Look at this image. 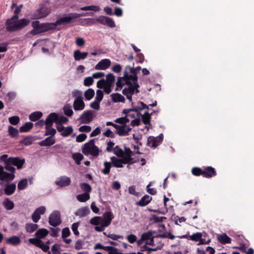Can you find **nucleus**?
Masks as SVG:
<instances>
[{
    "label": "nucleus",
    "mask_w": 254,
    "mask_h": 254,
    "mask_svg": "<svg viewBox=\"0 0 254 254\" xmlns=\"http://www.w3.org/2000/svg\"><path fill=\"white\" fill-rule=\"evenodd\" d=\"M12 163H6L4 167L0 165V186L4 185V182L9 183L15 178V168Z\"/></svg>",
    "instance_id": "nucleus-1"
},
{
    "label": "nucleus",
    "mask_w": 254,
    "mask_h": 254,
    "mask_svg": "<svg viewBox=\"0 0 254 254\" xmlns=\"http://www.w3.org/2000/svg\"><path fill=\"white\" fill-rule=\"evenodd\" d=\"M18 15H14L11 18L8 19L6 21V30L8 31H15L20 30L30 22L29 19L22 18L18 20Z\"/></svg>",
    "instance_id": "nucleus-2"
},
{
    "label": "nucleus",
    "mask_w": 254,
    "mask_h": 254,
    "mask_svg": "<svg viewBox=\"0 0 254 254\" xmlns=\"http://www.w3.org/2000/svg\"><path fill=\"white\" fill-rule=\"evenodd\" d=\"M155 237H152L149 241L146 242L144 245L141 247L140 251L137 253H133L130 254H151L152 251H156L161 250L163 246L162 242L157 243V246L154 244V239Z\"/></svg>",
    "instance_id": "nucleus-3"
},
{
    "label": "nucleus",
    "mask_w": 254,
    "mask_h": 254,
    "mask_svg": "<svg viewBox=\"0 0 254 254\" xmlns=\"http://www.w3.org/2000/svg\"><path fill=\"white\" fill-rule=\"evenodd\" d=\"M137 76L129 75L127 72H124L123 76L118 78L115 90H120L125 85H127L131 81H137Z\"/></svg>",
    "instance_id": "nucleus-4"
},
{
    "label": "nucleus",
    "mask_w": 254,
    "mask_h": 254,
    "mask_svg": "<svg viewBox=\"0 0 254 254\" xmlns=\"http://www.w3.org/2000/svg\"><path fill=\"white\" fill-rule=\"evenodd\" d=\"M128 87L123 90V94L125 95L127 98L131 102L132 101V95L134 93L137 94L139 92L138 88L139 87L137 81H131L130 83L127 85Z\"/></svg>",
    "instance_id": "nucleus-5"
},
{
    "label": "nucleus",
    "mask_w": 254,
    "mask_h": 254,
    "mask_svg": "<svg viewBox=\"0 0 254 254\" xmlns=\"http://www.w3.org/2000/svg\"><path fill=\"white\" fill-rule=\"evenodd\" d=\"M86 13L78 14L77 13H70L61 17L55 21L56 26L64 25L70 23L72 20L78 18L80 16H86Z\"/></svg>",
    "instance_id": "nucleus-6"
},
{
    "label": "nucleus",
    "mask_w": 254,
    "mask_h": 254,
    "mask_svg": "<svg viewBox=\"0 0 254 254\" xmlns=\"http://www.w3.org/2000/svg\"><path fill=\"white\" fill-rule=\"evenodd\" d=\"M95 139L90 140L86 143L82 148V153L85 155H91L93 156H97L99 154V149L95 145Z\"/></svg>",
    "instance_id": "nucleus-7"
},
{
    "label": "nucleus",
    "mask_w": 254,
    "mask_h": 254,
    "mask_svg": "<svg viewBox=\"0 0 254 254\" xmlns=\"http://www.w3.org/2000/svg\"><path fill=\"white\" fill-rule=\"evenodd\" d=\"M7 154H3L0 156V162H4L5 164L12 163L13 166H16L18 169H20L23 165L25 160L20 159L18 157L7 158Z\"/></svg>",
    "instance_id": "nucleus-8"
},
{
    "label": "nucleus",
    "mask_w": 254,
    "mask_h": 254,
    "mask_svg": "<svg viewBox=\"0 0 254 254\" xmlns=\"http://www.w3.org/2000/svg\"><path fill=\"white\" fill-rule=\"evenodd\" d=\"M96 116V113L94 111L86 110L82 113L77 120L81 124H88L93 120Z\"/></svg>",
    "instance_id": "nucleus-9"
},
{
    "label": "nucleus",
    "mask_w": 254,
    "mask_h": 254,
    "mask_svg": "<svg viewBox=\"0 0 254 254\" xmlns=\"http://www.w3.org/2000/svg\"><path fill=\"white\" fill-rule=\"evenodd\" d=\"M49 223L50 225L56 227L61 224L62 220L61 219V213L58 210L54 211L49 217Z\"/></svg>",
    "instance_id": "nucleus-10"
},
{
    "label": "nucleus",
    "mask_w": 254,
    "mask_h": 254,
    "mask_svg": "<svg viewBox=\"0 0 254 254\" xmlns=\"http://www.w3.org/2000/svg\"><path fill=\"white\" fill-rule=\"evenodd\" d=\"M98 23L104 25H107L111 28L115 27L116 25L112 18L105 16L101 15L97 18Z\"/></svg>",
    "instance_id": "nucleus-11"
},
{
    "label": "nucleus",
    "mask_w": 254,
    "mask_h": 254,
    "mask_svg": "<svg viewBox=\"0 0 254 254\" xmlns=\"http://www.w3.org/2000/svg\"><path fill=\"white\" fill-rule=\"evenodd\" d=\"M57 129L63 137H67L73 132V128L71 126L64 127L61 125H58Z\"/></svg>",
    "instance_id": "nucleus-12"
},
{
    "label": "nucleus",
    "mask_w": 254,
    "mask_h": 254,
    "mask_svg": "<svg viewBox=\"0 0 254 254\" xmlns=\"http://www.w3.org/2000/svg\"><path fill=\"white\" fill-rule=\"evenodd\" d=\"M85 104L84 102L83 97L75 98L73 103V108L75 111H81L84 109Z\"/></svg>",
    "instance_id": "nucleus-13"
},
{
    "label": "nucleus",
    "mask_w": 254,
    "mask_h": 254,
    "mask_svg": "<svg viewBox=\"0 0 254 254\" xmlns=\"http://www.w3.org/2000/svg\"><path fill=\"white\" fill-rule=\"evenodd\" d=\"M29 241L31 244L41 248L45 252H48L50 249L49 247L46 245L41 240L36 238H31Z\"/></svg>",
    "instance_id": "nucleus-14"
},
{
    "label": "nucleus",
    "mask_w": 254,
    "mask_h": 254,
    "mask_svg": "<svg viewBox=\"0 0 254 254\" xmlns=\"http://www.w3.org/2000/svg\"><path fill=\"white\" fill-rule=\"evenodd\" d=\"M132 108H131L124 109L123 111V113L127 115L132 111H140L147 107L146 105L142 102H139L136 106H134L132 103Z\"/></svg>",
    "instance_id": "nucleus-15"
},
{
    "label": "nucleus",
    "mask_w": 254,
    "mask_h": 254,
    "mask_svg": "<svg viewBox=\"0 0 254 254\" xmlns=\"http://www.w3.org/2000/svg\"><path fill=\"white\" fill-rule=\"evenodd\" d=\"M117 127L116 133L120 136H127L131 131V128L127 125H118Z\"/></svg>",
    "instance_id": "nucleus-16"
},
{
    "label": "nucleus",
    "mask_w": 254,
    "mask_h": 254,
    "mask_svg": "<svg viewBox=\"0 0 254 254\" xmlns=\"http://www.w3.org/2000/svg\"><path fill=\"white\" fill-rule=\"evenodd\" d=\"M71 183L70 178L63 176L57 179L55 184L61 187L68 186Z\"/></svg>",
    "instance_id": "nucleus-17"
},
{
    "label": "nucleus",
    "mask_w": 254,
    "mask_h": 254,
    "mask_svg": "<svg viewBox=\"0 0 254 254\" xmlns=\"http://www.w3.org/2000/svg\"><path fill=\"white\" fill-rule=\"evenodd\" d=\"M111 62L109 59H105L101 60L95 66L96 70H105L111 65Z\"/></svg>",
    "instance_id": "nucleus-18"
},
{
    "label": "nucleus",
    "mask_w": 254,
    "mask_h": 254,
    "mask_svg": "<svg viewBox=\"0 0 254 254\" xmlns=\"http://www.w3.org/2000/svg\"><path fill=\"white\" fill-rule=\"evenodd\" d=\"M50 12V9L45 5L42 6L36 11L37 18H41L47 16Z\"/></svg>",
    "instance_id": "nucleus-19"
},
{
    "label": "nucleus",
    "mask_w": 254,
    "mask_h": 254,
    "mask_svg": "<svg viewBox=\"0 0 254 254\" xmlns=\"http://www.w3.org/2000/svg\"><path fill=\"white\" fill-rule=\"evenodd\" d=\"M163 138V135L161 133L156 137L149 138L148 143L152 147L155 148L161 143Z\"/></svg>",
    "instance_id": "nucleus-20"
},
{
    "label": "nucleus",
    "mask_w": 254,
    "mask_h": 254,
    "mask_svg": "<svg viewBox=\"0 0 254 254\" xmlns=\"http://www.w3.org/2000/svg\"><path fill=\"white\" fill-rule=\"evenodd\" d=\"M111 160L113 165L117 168H122L123 164L129 163L127 162V160H126L124 158L123 159H118L113 156L111 157Z\"/></svg>",
    "instance_id": "nucleus-21"
},
{
    "label": "nucleus",
    "mask_w": 254,
    "mask_h": 254,
    "mask_svg": "<svg viewBox=\"0 0 254 254\" xmlns=\"http://www.w3.org/2000/svg\"><path fill=\"white\" fill-rule=\"evenodd\" d=\"M5 186L4 189V191L6 195H10L12 194L15 191L16 186L15 183L9 184L7 183L6 185H3V186Z\"/></svg>",
    "instance_id": "nucleus-22"
},
{
    "label": "nucleus",
    "mask_w": 254,
    "mask_h": 254,
    "mask_svg": "<svg viewBox=\"0 0 254 254\" xmlns=\"http://www.w3.org/2000/svg\"><path fill=\"white\" fill-rule=\"evenodd\" d=\"M6 243L16 246L19 245L21 241L20 238L17 236H13L5 239Z\"/></svg>",
    "instance_id": "nucleus-23"
},
{
    "label": "nucleus",
    "mask_w": 254,
    "mask_h": 254,
    "mask_svg": "<svg viewBox=\"0 0 254 254\" xmlns=\"http://www.w3.org/2000/svg\"><path fill=\"white\" fill-rule=\"evenodd\" d=\"M203 176L205 178H211L216 175V172L214 168L207 167L203 170Z\"/></svg>",
    "instance_id": "nucleus-24"
},
{
    "label": "nucleus",
    "mask_w": 254,
    "mask_h": 254,
    "mask_svg": "<svg viewBox=\"0 0 254 254\" xmlns=\"http://www.w3.org/2000/svg\"><path fill=\"white\" fill-rule=\"evenodd\" d=\"M55 143V138L54 136H49L44 140L39 142V145L41 146H50Z\"/></svg>",
    "instance_id": "nucleus-25"
},
{
    "label": "nucleus",
    "mask_w": 254,
    "mask_h": 254,
    "mask_svg": "<svg viewBox=\"0 0 254 254\" xmlns=\"http://www.w3.org/2000/svg\"><path fill=\"white\" fill-rule=\"evenodd\" d=\"M151 200L152 197L146 194L139 201L136 202V204L140 206H145L149 203Z\"/></svg>",
    "instance_id": "nucleus-26"
},
{
    "label": "nucleus",
    "mask_w": 254,
    "mask_h": 254,
    "mask_svg": "<svg viewBox=\"0 0 254 254\" xmlns=\"http://www.w3.org/2000/svg\"><path fill=\"white\" fill-rule=\"evenodd\" d=\"M140 66H137L135 68L131 67L129 65H127L125 67V72H127V74L129 75H135L137 76V73L140 70Z\"/></svg>",
    "instance_id": "nucleus-27"
},
{
    "label": "nucleus",
    "mask_w": 254,
    "mask_h": 254,
    "mask_svg": "<svg viewBox=\"0 0 254 254\" xmlns=\"http://www.w3.org/2000/svg\"><path fill=\"white\" fill-rule=\"evenodd\" d=\"M88 52H81L79 50L74 52L73 57L75 61H80L85 59L88 56Z\"/></svg>",
    "instance_id": "nucleus-28"
},
{
    "label": "nucleus",
    "mask_w": 254,
    "mask_h": 254,
    "mask_svg": "<svg viewBox=\"0 0 254 254\" xmlns=\"http://www.w3.org/2000/svg\"><path fill=\"white\" fill-rule=\"evenodd\" d=\"M90 213V209L88 207H83L77 210L75 215L79 217H83Z\"/></svg>",
    "instance_id": "nucleus-29"
},
{
    "label": "nucleus",
    "mask_w": 254,
    "mask_h": 254,
    "mask_svg": "<svg viewBox=\"0 0 254 254\" xmlns=\"http://www.w3.org/2000/svg\"><path fill=\"white\" fill-rule=\"evenodd\" d=\"M112 101L114 103L125 102V98L124 96L119 93H113L110 95Z\"/></svg>",
    "instance_id": "nucleus-30"
},
{
    "label": "nucleus",
    "mask_w": 254,
    "mask_h": 254,
    "mask_svg": "<svg viewBox=\"0 0 254 254\" xmlns=\"http://www.w3.org/2000/svg\"><path fill=\"white\" fill-rule=\"evenodd\" d=\"M58 119V115L55 113H51L47 117L46 122L47 123V125H49L50 126H52L53 123L54 122L57 123V121Z\"/></svg>",
    "instance_id": "nucleus-31"
},
{
    "label": "nucleus",
    "mask_w": 254,
    "mask_h": 254,
    "mask_svg": "<svg viewBox=\"0 0 254 254\" xmlns=\"http://www.w3.org/2000/svg\"><path fill=\"white\" fill-rule=\"evenodd\" d=\"M218 241L222 244H230L231 239L225 233L218 236Z\"/></svg>",
    "instance_id": "nucleus-32"
},
{
    "label": "nucleus",
    "mask_w": 254,
    "mask_h": 254,
    "mask_svg": "<svg viewBox=\"0 0 254 254\" xmlns=\"http://www.w3.org/2000/svg\"><path fill=\"white\" fill-rule=\"evenodd\" d=\"M3 205L4 207L7 210H10L12 209L14 207V204L10 200L9 198H6L4 199L3 202Z\"/></svg>",
    "instance_id": "nucleus-33"
},
{
    "label": "nucleus",
    "mask_w": 254,
    "mask_h": 254,
    "mask_svg": "<svg viewBox=\"0 0 254 254\" xmlns=\"http://www.w3.org/2000/svg\"><path fill=\"white\" fill-rule=\"evenodd\" d=\"M151 115L152 113L149 114L148 111H146L143 115L142 114V116H140L139 118H141L143 121V123L145 125H150V119H151Z\"/></svg>",
    "instance_id": "nucleus-34"
},
{
    "label": "nucleus",
    "mask_w": 254,
    "mask_h": 254,
    "mask_svg": "<svg viewBox=\"0 0 254 254\" xmlns=\"http://www.w3.org/2000/svg\"><path fill=\"white\" fill-rule=\"evenodd\" d=\"M115 76L112 73H108L106 76L105 83L107 85L113 86L115 81Z\"/></svg>",
    "instance_id": "nucleus-35"
},
{
    "label": "nucleus",
    "mask_w": 254,
    "mask_h": 254,
    "mask_svg": "<svg viewBox=\"0 0 254 254\" xmlns=\"http://www.w3.org/2000/svg\"><path fill=\"white\" fill-rule=\"evenodd\" d=\"M33 124L31 122H27L19 128L20 132H26L29 131L33 127Z\"/></svg>",
    "instance_id": "nucleus-36"
},
{
    "label": "nucleus",
    "mask_w": 254,
    "mask_h": 254,
    "mask_svg": "<svg viewBox=\"0 0 254 254\" xmlns=\"http://www.w3.org/2000/svg\"><path fill=\"white\" fill-rule=\"evenodd\" d=\"M35 139L33 137L31 136H27L25 137L22 140L20 141V143L25 146L31 145L33 141Z\"/></svg>",
    "instance_id": "nucleus-37"
},
{
    "label": "nucleus",
    "mask_w": 254,
    "mask_h": 254,
    "mask_svg": "<svg viewBox=\"0 0 254 254\" xmlns=\"http://www.w3.org/2000/svg\"><path fill=\"white\" fill-rule=\"evenodd\" d=\"M42 115L41 112H34L29 115V119L31 121L35 122L38 120L42 116Z\"/></svg>",
    "instance_id": "nucleus-38"
},
{
    "label": "nucleus",
    "mask_w": 254,
    "mask_h": 254,
    "mask_svg": "<svg viewBox=\"0 0 254 254\" xmlns=\"http://www.w3.org/2000/svg\"><path fill=\"white\" fill-rule=\"evenodd\" d=\"M28 186V180L27 179H23L21 180L17 185L18 190H21L25 189Z\"/></svg>",
    "instance_id": "nucleus-39"
},
{
    "label": "nucleus",
    "mask_w": 254,
    "mask_h": 254,
    "mask_svg": "<svg viewBox=\"0 0 254 254\" xmlns=\"http://www.w3.org/2000/svg\"><path fill=\"white\" fill-rule=\"evenodd\" d=\"M76 198L79 202H84L89 199L90 195L87 193H83L77 195Z\"/></svg>",
    "instance_id": "nucleus-40"
},
{
    "label": "nucleus",
    "mask_w": 254,
    "mask_h": 254,
    "mask_svg": "<svg viewBox=\"0 0 254 254\" xmlns=\"http://www.w3.org/2000/svg\"><path fill=\"white\" fill-rule=\"evenodd\" d=\"M95 92L92 88H89L84 92V97L87 100H91L94 96Z\"/></svg>",
    "instance_id": "nucleus-41"
},
{
    "label": "nucleus",
    "mask_w": 254,
    "mask_h": 254,
    "mask_svg": "<svg viewBox=\"0 0 254 254\" xmlns=\"http://www.w3.org/2000/svg\"><path fill=\"white\" fill-rule=\"evenodd\" d=\"M38 228V225L33 223H27L25 225V229L28 233H32Z\"/></svg>",
    "instance_id": "nucleus-42"
},
{
    "label": "nucleus",
    "mask_w": 254,
    "mask_h": 254,
    "mask_svg": "<svg viewBox=\"0 0 254 254\" xmlns=\"http://www.w3.org/2000/svg\"><path fill=\"white\" fill-rule=\"evenodd\" d=\"M64 114L68 116V117H71L72 116L73 114V112L72 110L71 106L69 104H66L65 105L64 108Z\"/></svg>",
    "instance_id": "nucleus-43"
},
{
    "label": "nucleus",
    "mask_w": 254,
    "mask_h": 254,
    "mask_svg": "<svg viewBox=\"0 0 254 254\" xmlns=\"http://www.w3.org/2000/svg\"><path fill=\"white\" fill-rule=\"evenodd\" d=\"M132 153V151L130 149V148L127 147L126 146L125 147V157H124L126 160H127V162H128L129 163H131V161L132 160L131 154Z\"/></svg>",
    "instance_id": "nucleus-44"
},
{
    "label": "nucleus",
    "mask_w": 254,
    "mask_h": 254,
    "mask_svg": "<svg viewBox=\"0 0 254 254\" xmlns=\"http://www.w3.org/2000/svg\"><path fill=\"white\" fill-rule=\"evenodd\" d=\"M80 9L83 11L92 10L94 11H99L100 10V7L97 5L85 6L80 8Z\"/></svg>",
    "instance_id": "nucleus-45"
},
{
    "label": "nucleus",
    "mask_w": 254,
    "mask_h": 254,
    "mask_svg": "<svg viewBox=\"0 0 254 254\" xmlns=\"http://www.w3.org/2000/svg\"><path fill=\"white\" fill-rule=\"evenodd\" d=\"M80 187L82 191H84V193H87L89 194V192L91 191V187L87 183H82L80 184Z\"/></svg>",
    "instance_id": "nucleus-46"
},
{
    "label": "nucleus",
    "mask_w": 254,
    "mask_h": 254,
    "mask_svg": "<svg viewBox=\"0 0 254 254\" xmlns=\"http://www.w3.org/2000/svg\"><path fill=\"white\" fill-rule=\"evenodd\" d=\"M45 128L46 132L45 133V135H50V136H54L56 133V130L55 128L51 127V126H50L49 125H47Z\"/></svg>",
    "instance_id": "nucleus-47"
},
{
    "label": "nucleus",
    "mask_w": 254,
    "mask_h": 254,
    "mask_svg": "<svg viewBox=\"0 0 254 254\" xmlns=\"http://www.w3.org/2000/svg\"><path fill=\"white\" fill-rule=\"evenodd\" d=\"M72 158L77 165H80V161L83 158V156L80 153H76L72 154Z\"/></svg>",
    "instance_id": "nucleus-48"
},
{
    "label": "nucleus",
    "mask_w": 254,
    "mask_h": 254,
    "mask_svg": "<svg viewBox=\"0 0 254 254\" xmlns=\"http://www.w3.org/2000/svg\"><path fill=\"white\" fill-rule=\"evenodd\" d=\"M8 132L9 134L12 137H14L16 136L18 134V129L11 126H9L8 127Z\"/></svg>",
    "instance_id": "nucleus-49"
},
{
    "label": "nucleus",
    "mask_w": 254,
    "mask_h": 254,
    "mask_svg": "<svg viewBox=\"0 0 254 254\" xmlns=\"http://www.w3.org/2000/svg\"><path fill=\"white\" fill-rule=\"evenodd\" d=\"M48 234V231L45 229H40L38 230L36 233V235L38 237L43 238L46 237Z\"/></svg>",
    "instance_id": "nucleus-50"
},
{
    "label": "nucleus",
    "mask_w": 254,
    "mask_h": 254,
    "mask_svg": "<svg viewBox=\"0 0 254 254\" xmlns=\"http://www.w3.org/2000/svg\"><path fill=\"white\" fill-rule=\"evenodd\" d=\"M114 153L118 157H122L124 155L123 150L118 146H116L113 149Z\"/></svg>",
    "instance_id": "nucleus-51"
},
{
    "label": "nucleus",
    "mask_w": 254,
    "mask_h": 254,
    "mask_svg": "<svg viewBox=\"0 0 254 254\" xmlns=\"http://www.w3.org/2000/svg\"><path fill=\"white\" fill-rule=\"evenodd\" d=\"M109 249L106 251L108 254H122L120 251L113 246H109Z\"/></svg>",
    "instance_id": "nucleus-52"
},
{
    "label": "nucleus",
    "mask_w": 254,
    "mask_h": 254,
    "mask_svg": "<svg viewBox=\"0 0 254 254\" xmlns=\"http://www.w3.org/2000/svg\"><path fill=\"white\" fill-rule=\"evenodd\" d=\"M9 123L13 125H17L20 121L19 118L17 116H12L8 118Z\"/></svg>",
    "instance_id": "nucleus-53"
},
{
    "label": "nucleus",
    "mask_w": 254,
    "mask_h": 254,
    "mask_svg": "<svg viewBox=\"0 0 254 254\" xmlns=\"http://www.w3.org/2000/svg\"><path fill=\"white\" fill-rule=\"evenodd\" d=\"M157 238H168L171 240H173L175 236L170 233H164L163 234H159L157 236Z\"/></svg>",
    "instance_id": "nucleus-54"
},
{
    "label": "nucleus",
    "mask_w": 254,
    "mask_h": 254,
    "mask_svg": "<svg viewBox=\"0 0 254 254\" xmlns=\"http://www.w3.org/2000/svg\"><path fill=\"white\" fill-rule=\"evenodd\" d=\"M90 223L93 225H98L101 223V217L95 216L91 218L90 220Z\"/></svg>",
    "instance_id": "nucleus-55"
},
{
    "label": "nucleus",
    "mask_w": 254,
    "mask_h": 254,
    "mask_svg": "<svg viewBox=\"0 0 254 254\" xmlns=\"http://www.w3.org/2000/svg\"><path fill=\"white\" fill-rule=\"evenodd\" d=\"M45 31L54 29L57 26L55 22L53 23H44Z\"/></svg>",
    "instance_id": "nucleus-56"
},
{
    "label": "nucleus",
    "mask_w": 254,
    "mask_h": 254,
    "mask_svg": "<svg viewBox=\"0 0 254 254\" xmlns=\"http://www.w3.org/2000/svg\"><path fill=\"white\" fill-rule=\"evenodd\" d=\"M94 82V79L92 76H89L86 77L84 79V85L86 86H91Z\"/></svg>",
    "instance_id": "nucleus-57"
},
{
    "label": "nucleus",
    "mask_w": 254,
    "mask_h": 254,
    "mask_svg": "<svg viewBox=\"0 0 254 254\" xmlns=\"http://www.w3.org/2000/svg\"><path fill=\"white\" fill-rule=\"evenodd\" d=\"M201 237L202 234L199 232L194 233L190 236V240L195 242L199 241V240L201 239Z\"/></svg>",
    "instance_id": "nucleus-58"
},
{
    "label": "nucleus",
    "mask_w": 254,
    "mask_h": 254,
    "mask_svg": "<svg viewBox=\"0 0 254 254\" xmlns=\"http://www.w3.org/2000/svg\"><path fill=\"white\" fill-rule=\"evenodd\" d=\"M111 164L108 162H104L105 168L102 170V172L105 175H107L110 173Z\"/></svg>",
    "instance_id": "nucleus-59"
},
{
    "label": "nucleus",
    "mask_w": 254,
    "mask_h": 254,
    "mask_svg": "<svg viewBox=\"0 0 254 254\" xmlns=\"http://www.w3.org/2000/svg\"><path fill=\"white\" fill-rule=\"evenodd\" d=\"M113 218L114 216L112 213L111 211H108L104 213V217L102 218L111 223Z\"/></svg>",
    "instance_id": "nucleus-60"
},
{
    "label": "nucleus",
    "mask_w": 254,
    "mask_h": 254,
    "mask_svg": "<svg viewBox=\"0 0 254 254\" xmlns=\"http://www.w3.org/2000/svg\"><path fill=\"white\" fill-rule=\"evenodd\" d=\"M192 174L193 175L195 176H199V175H202L203 176V170H201L199 168L197 167H194L191 170Z\"/></svg>",
    "instance_id": "nucleus-61"
},
{
    "label": "nucleus",
    "mask_w": 254,
    "mask_h": 254,
    "mask_svg": "<svg viewBox=\"0 0 254 254\" xmlns=\"http://www.w3.org/2000/svg\"><path fill=\"white\" fill-rule=\"evenodd\" d=\"M126 239L130 244H133L137 241V237L134 234L128 235Z\"/></svg>",
    "instance_id": "nucleus-62"
},
{
    "label": "nucleus",
    "mask_w": 254,
    "mask_h": 254,
    "mask_svg": "<svg viewBox=\"0 0 254 254\" xmlns=\"http://www.w3.org/2000/svg\"><path fill=\"white\" fill-rule=\"evenodd\" d=\"M142 240H144L145 241H149L152 237V233L151 232H147L144 233L141 235Z\"/></svg>",
    "instance_id": "nucleus-63"
},
{
    "label": "nucleus",
    "mask_w": 254,
    "mask_h": 254,
    "mask_svg": "<svg viewBox=\"0 0 254 254\" xmlns=\"http://www.w3.org/2000/svg\"><path fill=\"white\" fill-rule=\"evenodd\" d=\"M84 241L82 240H78L74 245V248L76 250H80L83 248V246L84 245Z\"/></svg>",
    "instance_id": "nucleus-64"
}]
</instances>
